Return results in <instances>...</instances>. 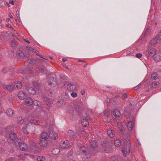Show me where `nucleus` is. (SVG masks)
<instances>
[{"label": "nucleus", "instance_id": "nucleus-1", "mask_svg": "<svg viewBox=\"0 0 161 161\" xmlns=\"http://www.w3.org/2000/svg\"><path fill=\"white\" fill-rule=\"evenodd\" d=\"M124 146L122 148V152L123 155L126 157L127 154H129L130 152L131 145L130 140L128 139H125L123 140Z\"/></svg>", "mask_w": 161, "mask_h": 161}, {"label": "nucleus", "instance_id": "nucleus-2", "mask_svg": "<svg viewBox=\"0 0 161 161\" xmlns=\"http://www.w3.org/2000/svg\"><path fill=\"white\" fill-rule=\"evenodd\" d=\"M133 102L132 103H129L125 107L124 110L125 113V115H129V117H132L131 115V112L132 111Z\"/></svg>", "mask_w": 161, "mask_h": 161}, {"label": "nucleus", "instance_id": "nucleus-3", "mask_svg": "<svg viewBox=\"0 0 161 161\" xmlns=\"http://www.w3.org/2000/svg\"><path fill=\"white\" fill-rule=\"evenodd\" d=\"M21 140L20 139L18 138L14 142V143L16 145H19V148L21 150L25 151L27 148V146L24 142H22L21 143Z\"/></svg>", "mask_w": 161, "mask_h": 161}, {"label": "nucleus", "instance_id": "nucleus-4", "mask_svg": "<svg viewBox=\"0 0 161 161\" xmlns=\"http://www.w3.org/2000/svg\"><path fill=\"white\" fill-rule=\"evenodd\" d=\"M108 143L103 144L102 145V151L107 153H110L112 151V147Z\"/></svg>", "mask_w": 161, "mask_h": 161}, {"label": "nucleus", "instance_id": "nucleus-5", "mask_svg": "<svg viewBox=\"0 0 161 161\" xmlns=\"http://www.w3.org/2000/svg\"><path fill=\"white\" fill-rule=\"evenodd\" d=\"M47 82L48 85L51 87H53L57 85V80L53 77H50Z\"/></svg>", "mask_w": 161, "mask_h": 161}, {"label": "nucleus", "instance_id": "nucleus-6", "mask_svg": "<svg viewBox=\"0 0 161 161\" xmlns=\"http://www.w3.org/2000/svg\"><path fill=\"white\" fill-rule=\"evenodd\" d=\"M130 119L132 121H129L127 123V126L129 130H131L134 126V121H135V117L132 116V117H130Z\"/></svg>", "mask_w": 161, "mask_h": 161}, {"label": "nucleus", "instance_id": "nucleus-7", "mask_svg": "<svg viewBox=\"0 0 161 161\" xmlns=\"http://www.w3.org/2000/svg\"><path fill=\"white\" fill-rule=\"evenodd\" d=\"M48 137L49 139L52 140H56L58 138L57 133L53 130L49 132Z\"/></svg>", "mask_w": 161, "mask_h": 161}, {"label": "nucleus", "instance_id": "nucleus-8", "mask_svg": "<svg viewBox=\"0 0 161 161\" xmlns=\"http://www.w3.org/2000/svg\"><path fill=\"white\" fill-rule=\"evenodd\" d=\"M69 142L67 140L62 141L60 143V147L62 149H65L69 147Z\"/></svg>", "mask_w": 161, "mask_h": 161}, {"label": "nucleus", "instance_id": "nucleus-9", "mask_svg": "<svg viewBox=\"0 0 161 161\" xmlns=\"http://www.w3.org/2000/svg\"><path fill=\"white\" fill-rule=\"evenodd\" d=\"M2 87L9 92H11L14 89V87L12 84L3 85Z\"/></svg>", "mask_w": 161, "mask_h": 161}, {"label": "nucleus", "instance_id": "nucleus-10", "mask_svg": "<svg viewBox=\"0 0 161 161\" xmlns=\"http://www.w3.org/2000/svg\"><path fill=\"white\" fill-rule=\"evenodd\" d=\"M68 135L69 137L71 138L72 140L74 141L76 138L74 132L72 130H69L68 131Z\"/></svg>", "mask_w": 161, "mask_h": 161}, {"label": "nucleus", "instance_id": "nucleus-11", "mask_svg": "<svg viewBox=\"0 0 161 161\" xmlns=\"http://www.w3.org/2000/svg\"><path fill=\"white\" fill-rule=\"evenodd\" d=\"M67 89L69 91H75L76 90V86L73 83H69L67 85Z\"/></svg>", "mask_w": 161, "mask_h": 161}, {"label": "nucleus", "instance_id": "nucleus-12", "mask_svg": "<svg viewBox=\"0 0 161 161\" xmlns=\"http://www.w3.org/2000/svg\"><path fill=\"white\" fill-rule=\"evenodd\" d=\"M113 114L115 117L117 118L119 117L120 115V111L118 109L114 108L112 109Z\"/></svg>", "mask_w": 161, "mask_h": 161}, {"label": "nucleus", "instance_id": "nucleus-13", "mask_svg": "<svg viewBox=\"0 0 161 161\" xmlns=\"http://www.w3.org/2000/svg\"><path fill=\"white\" fill-rule=\"evenodd\" d=\"M18 95L19 99L21 100H24L27 97L26 93L23 92H19L18 93Z\"/></svg>", "mask_w": 161, "mask_h": 161}, {"label": "nucleus", "instance_id": "nucleus-14", "mask_svg": "<svg viewBox=\"0 0 161 161\" xmlns=\"http://www.w3.org/2000/svg\"><path fill=\"white\" fill-rule=\"evenodd\" d=\"M62 94V98L64 101H67L69 100V96L67 93L64 92Z\"/></svg>", "mask_w": 161, "mask_h": 161}, {"label": "nucleus", "instance_id": "nucleus-15", "mask_svg": "<svg viewBox=\"0 0 161 161\" xmlns=\"http://www.w3.org/2000/svg\"><path fill=\"white\" fill-rule=\"evenodd\" d=\"M16 135L15 133H12L9 134V138L10 140L14 141V142L16 140L17 138H16Z\"/></svg>", "mask_w": 161, "mask_h": 161}, {"label": "nucleus", "instance_id": "nucleus-16", "mask_svg": "<svg viewBox=\"0 0 161 161\" xmlns=\"http://www.w3.org/2000/svg\"><path fill=\"white\" fill-rule=\"evenodd\" d=\"M40 145L43 147H45L47 144V140L46 139H41L39 143Z\"/></svg>", "mask_w": 161, "mask_h": 161}, {"label": "nucleus", "instance_id": "nucleus-17", "mask_svg": "<svg viewBox=\"0 0 161 161\" xmlns=\"http://www.w3.org/2000/svg\"><path fill=\"white\" fill-rule=\"evenodd\" d=\"M16 55L18 57H19L21 59L25 57L24 53L20 50L17 51Z\"/></svg>", "mask_w": 161, "mask_h": 161}, {"label": "nucleus", "instance_id": "nucleus-18", "mask_svg": "<svg viewBox=\"0 0 161 161\" xmlns=\"http://www.w3.org/2000/svg\"><path fill=\"white\" fill-rule=\"evenodd\" d=\"M14 88H16L18 89H20L22 87V84L20 81H18L15 83L13 86Z\"/></svg>", "mask_w": 161, "mask_h": 161}, {"label": "nucleus", "instance_id": "nucleus-19", "mask_svg": "<svg viewBox=\"0 0 161 161\" xmlns=\"http://www.w3.org/2000/svg\"><path fill=\"white\" fill-rule=\"evenodd\" d=\"M25 102L28 106L32 105L33 103V100L31 98L28 97L25 100Z\"/></svg>", "mask_w": 161, "mask_h": 161}, {"label": "nucleus", "instance_id": "nucleus-20", "mask_svg": "<svg viewBox=\"0 0 161 161\" xmlns=\"http://www.w3.org/2000/svg\"><path fill=\"white\" fill-rule=\"evenodd\" d=\"M28 92L32 95L35 94L36 92V89L33 87H31L28 88Z\"/></svg>", "mask_w": 161, "mask_h": 161}, {"label": "nucleus", "instance_id": "nucleus-21", "mask_svg": "<svg viewBox=\"0 0 161 161\" xmlns=\"http://www.w3.org/2000/svg\"><path fill=\"white\" fill-rule=\"evenodd\" d=\"M6 113L9 117H12L14 115V111L11 108H8L6 110Z\"/></svg>", "mask_w": 161, "mask_h": 161}, {"label": "nucleus", "instance_id": "nucleus-22", "mask_svg": "<svg viewBox=\"0 0 161 161\" xmlns=\"http://www.w3.org/2000/svg\"><path fill=\"white\" fill-rule=\"evenodd\" d=\"M79 149V152L80 153H86L87 152V149L85 147L81 146Z\"/></svg>", "mask_w": 161, "mask_h": 161}, {"label": "nucleus", "instance_id": "nucleus-23", "mask_svg": "<svg viewBox=\"0 0 161 161\" xmlns=\"http://www.w3.org/2000/svg\"><path fill=\"white\" fill-rule=\"evenodd\" d=\"M156 53V52L155 49H151L148 51L149 55L151 56H153L155 55Z\"/></svg>", "mask_w": 161, "mask_h": 161}, {"label": "nucleus", "instance_id": "nucleus-24", "mask_svg": "<svg viewBox=\"0 0 161 161\" xmlns=\"http://www.w3.org/2000/svg\"><path fill=\"white\" fill-rule=\"evenodd\" d=\"M159 41H158V40L157 38H156V37L155 36L153 39L151 40L150 42V43L151 45L154 46Z\"/></svg>", "mask_w": 161, "mask_h": 161}, {"label": "nucleus", "instance_id": "nucleus-25", "mask_svg": "<svg viewBox=\"0 0 161 161\" xmlns=\"http://www.w3.org/2000/svg\"><path fill=\"white\" fill-rule=\"evenodd\" d=\"M114 144L116 147H119L121 145V142L119 139H117L114 141Z\"/></svg>", "mask_w": 161, "mask_h": 161}, {"label": "nucleus", "instance_id": "nucleus-26", "mask_svg": "<svg viewBox=\"0 0 161 161\" xmlns=\"http://www.w3.org/2000/svg\"><path fill=\"white\" fill-rule=\"evenodd\" d=\"M33 103L35 105L39 107H42V104L41 102L36 100L34 101Z\"/></svg>", "mask_w": 161, "mask_h": 161}, {"label": "nucleus", "instance_id": "nucleus-27", "mask_svg": "<svg viewBox=\"0 0 161 161\" xmlns=\"http://www.w3.org/2000/svg\"><path fill=\"white\" fill-rule=\"evenodd\" d=\"M82 125L84 127H86L89 124V122L86 119H83L81 122Z\"/></svg>", "mask_w": 161, "mask_h": 161}, {"label": "nucleus", "instance_id": "nucleus-28", "mask_svg": "<svg viewBox=\"0 0 161 161\" xmlns=\"http://www.w3.org/2000/svg\"><path fill=\"white\" fill-rule=\"evenodd\" d=\"M48 135L47 133V132H44L42 133L41 135V139H46L47 140V139H48Z\"/></svg>", "mask_w": 161, "mask_h": 161}, {"label": "nucleus", "instance_id": "nucleus-29", "mask_svg": "<svg viewBox=\"0 0 161 161\" xmlns=\"http://www.w3.org/2000/svg\"><path fill=\"white\" fill-rule=\"evenodd\" d=\"M30 123L34 125H39L40 124V122L38 120L32 119L30 120Z\"/></svg>", "mask_w": 161, "mask_h": 161}, {"label": "nucleus", "instance_id": "nucleus-30", "mask_svg": "<svg viewBox=\"0 0 161 161\" xmlns=\"http://www.w3.org/2000/svg\"><path fill=\"white\" fill-rule=\"evenodd\" d=\"M90 145L92 147H95L97 145V142L95 140L92 141L90 142Z\"/></svg>", "mask_w": 161, "mask_h": 161}, {"label": "nucleus", "instance_id": "nucleus-31", "mask_svg": "<svg viewBox=\"0 0 161 161\" xmlns=\"http://www.w3.org/2000/svg\"><path fill=\"white\" fill-rule=\"evenodd\" d=\"M107 133L109 136L111 137H113L114 136V135L113 131L112 130H107Z\"/></svg>", "mask_w": 161, "mask_h": 161}, {"label": "nucleus", "instance_id": "nucleus-32", "mask_svg": "<svg viewBox=\"0 0 161 161\" xmlns=\"http://www.w3.org/2000/svg\"><path fill=\"white\" fill-rule=\"evenodd\" d=\"M33 86L35 89H36V90H37L38 91H39V85L38 83L37 82H35L34 81L33 82Z\"/></svg>", "mask_w": 161, "mask_h": 161}, {"label": "nucleus", "instance_id": "nucleus-33", "mask_svg": "<svg viewBox=\"0 0 161 161\" xmlns=\"http://www.w3.org/2000/svg\"><path fill=\"white\" fill-rule=\"evenodd\" d=\"M53 154L54 155L58 154L60 152V150L58 148H56L53 150L52 151Z\"/></svg>", "mask_w": 161, "mask_h": 161}, {"label": "nucleus", "instance_id": "nucleus-34", "mask_svg": "<svg viewBox=\"0 0 161 161\" xmlns=\"http://www.w3.org/2000/svg\"><path fill=\"white\" fill-rule=\"evenodd\" d=\"M151 78L153 80H156L158 78V74L156 72L153 73L151 75Z\"/></svg>", "mask_w": 161, "mask_h": 161}, {"label": "nucleus", "instance_id": "nucleus-35", "mask_svg": "<svg viewBox=\"0 0 161 161\" xmlns=\"http://www.w3.org/2000/svg\"><path fill=\"white\" fill-rule=\"evenodd\" d=\"M154 61L156 62H157L161 60V54L158 55V56L155 57L154 58Z\"/></svg>", "mask_w": 161, "mask_h": 161}, {"label": "nucleus", "instance_id": "nucleus-36", "mask_svg": "<svg viewBox=\"0 0 161 161\" xmlns=\"http://www.w3.org/2000/svg\"><path fill=\"white\" fill-rule=\"evenodd\" d=\"M110 111V110L109 109H105L104 111V116L106 117H108L109 114V112Z\"/></svg>", "mask_w": 161, "mask_h": 161}, {"label": "nucleus", "instance_id": "nucleus-37", "mask_svg": "<svg viewBox=\"0 0 161 161\" xmlns=\"http://www.w3.org/2000/svg\"><path fill=\"white\" fill-rule=\"evenodd\" d=\"M18 44V43L15 40H13L11 42V46L12 47H15Z\"/></svg>", "mask_w": 161, "mask_h": 161}, {"label": "nucleus", "instance_id": "nucleus-38", "mask_svg": "<svg viewBox=\"0 0 161 161\" xmlns=\"http://www.w3.org/2000/svg\"><path fill=\"white\" fill-rule=\"evenodd\" d=\"M67 110L69 113H72L74 111V108L72 106H70L67 108Z\"/></svg>", "mask_w": 161, "mask_h": 161}, {"label": "nucleus", "instance_id": "nucleus-39", "mask_svg": "<svg viewBox=\"0 0 161 161\" xmlns=\"http://www.w3.org/2000/svg\"><path fill=\"white\" fill-rule=\"evenodd\" d=\"M76 110L79 115H80L81 114L82 110V108L81 107L79 106L76 107Z\"/></svg>", "mask_w": 161, "mask_h": 161}, {"label": "nucleus", "instance_id": "nucleus-40", "mask_svg": "<svg viewBox=\"0 0 161 161\" xmlns=\"http://www.w3.org/2000/svg\"><path fill=\"white\" fill-rule=\"evenodd\" d=\"M155 37L156 38H157L159 42L161 40V31Z\"/></svg>", "mask_w": 161, "mask_h": 161}, {"label": "nucleus", "instance_id": "nucleus-41", "mask_svg": "<svg viewBox=\"0 0 161 161\" xmlns=\"http://www.w3.org/2000/svg\"><path fill=\"white\" fill-rule=\"evenodd\" d=\"M111 161H119L118 158L115 156H112L110 158Z\"/></svg>", "mask_w": 161, "mask_h": 161}, {"label": "nucleus", "instance_id": "nucleus-42", "mask_svg": "<svg viewBox=\"0 0 161 161\" xmlns=\"http://www.w3.org/2000/svg\"><path fill=\"white\" fill-rule=\"evenodd\" d=\"M44 100L45 101L46 104H48L50 103V102H51L50 99L49 98H48L47 97H45L44 98Z\"/></svg>", "mask_w": 161, "mask_h": 161}, {"label": "nucleus", "instance_id": "nucleus-43", "mask_svg": "<svg viewBox=\"0 0 161 161\" xmlns=\"http://www.w3.org/2000/svg\"><path fill=\"white\" fill-rule=\"evenodd\" d=\"M157 83L155 82H153L151 85V87L152 88H156L157 85Z\"/></svg>", "mask_w": 161, "mask_h": 161}, {"label": "nucleus", "instance_id": "nucleus-44", "mask_svg": "<svg viewBox=\"0 0 161 161\" xmlns=\"http://www.w3.org/2000/svg\"><path fill=\"white\" fill-rule=\"evenodd\" d=\"M46 68L44 67H42L39 68V70L40 72H43L46 69Z\"/></svg>", "mask_w": 161, "mask_h": 161}, {"label": "nucleus", "instance_id": "nucleus-45", "mask_svg": "<svg viewBox=\"0 0 161 161\" xmlns=\"http://www.w3.org/2000/svg\"><path fill=\"white\" fill-rule=\"evenodd\" d=\"M45 159L43 157L38 156L37 158V159L38 161H43Z\"/></svg>", "mask_w": 161, "mask_h": 161}, {"label": "nucleus", "instance_id": "nucleus-46", "mask_svg": "<svg viewBox=\"0 0 161 161\" xmlns=\"http://www.w3.org/2000/svg\"><path fill=\"white\" fill-rule=\"evenodd\" d=\"M31 59H28L25 62V64L27 65L31 63Z\"/></svg>", "mask_w": 161, "mask_h": 161}, {"label": "nucleus", "instance_id": "nucleus-47", "mask_svg": "<svg viewBox=\"0 0 161 161\" xmlns=\"http://www.w3.org/2000/svg\"><path fill=\"white\" fill-rule=\"evenodd\" d=\"M19 119H20V120L18 122V124L19 125H21L22 124H23L24 122V119H22L21 118L20 119V118L19 117Z\"/></svg>", "mask_w": 161, "mask_h": 161}, {"label": "nucleus", "instance_id": "nucleus-48", "mask_svg": "<svg viewBox=\"0 0 161 161\" xmlns=\"http://www.w3.org/2000/svg\"><path fill=\"white\" fill-rule=\"evenodd\" d=\"M71 96L73 97H75L77 96V93L75 92H72L71 94Z\"/></svg>", "mask_w": 161, "mask_h": 161}, {"label": "nucleus", "instance_id": "nucleus-49", "mask_svg": "<svg viewBox=\"0 0 161 161\" xmlns=\"http://www.w3.org/2000/svg\"><path fill=\"white\" fill-rule=\"evenodd\" d=\"M128 97V95L126 93H125L121 97V98L123 99H126V98H127V97Z\"/></svg>", "mask_w": 161, "mask_h": 161}, {"label": "nucleus", "instance_id": "nucleus-50", "mask_svg": "<svg viewBox=\"0 0 161 161\" xmlns=\"http://www.w3.org/2000/svg\"><path fill=\"white\" fill-rule=\"evenodd\" d=\"M119 129L120 130V131L121 133L123 135L125 133V131L122 127L120 126V127H119Z\"/></svg>", "mask_w": 161, "mask_h": 161}, {"label": "nucleus", "instance_id": "nucleus-51", "mask_svg": "<svg viewBox=\"0 0 161 161\" xmlns=\"http://www.w3.org/2000/svg\"><path fill=\"white\" fill-rule=\"evenodd\" d=\"M85 118H86L85 119H86L87 120H88V119H91V118H90V117L89 116V114H86L85 115Z\"/></svg>", "mask_w": 161, "mask_h": 161}, {"label": "nucleus", "instance_id": "nucleus-52", "mask_svg": "<svg viewBox=\"0 0 161 161\" xmlns=\"http://www.w3.org/2000/svg\"><path fill=\"white\" fill-rule=\"evenodd\" d=\"M33 52L35 53H36V55H37L38 56H39L40 57H42V56L41 55L38 54L39 52L36 49H35Z\"/></svg>", "mask_w": 161, "mask_h": 161}, {"label": "nucleus", "instance_id": "nucleus-53", "mask_svg": "<svg viewBox=\"0 0 161 161\" xmlns=\"http://www.w3.org/2000/svg\"><path fill=\"white\" fill-rule=\"evenodd\" d=\"M22 130H23V131L26 134H28L29 133V132L28 131L26 130V129H25V127H23L22 128Z\"/></svg>", "mask_w": 161, "mask_h": 161}, {"label": "nucleus", "instance_id": "nucleus-54", "mask_svg": "<svg viewBox=\"0 0 161 161\" xmlns=\"http://www.w3.org/2000/svg\"><path fill=\"white\" fill-rule=\"evenodd\" d=\"M136 56L137 58H140L142 57V54L140 53H138L136 55Z\"/></svg>", "mask_w": 161, "mask_h": 161}, {"label": "nucleus", "instance_id": "nucleus-55", "mask_svg": "<svg viewBox=\"0 0 161 161\" xmlns=\"http://www.w3.org/2000/svg\"><path fill=\"white\" fill-rule=\"evenodd\" d=\"M60 78H61V79H62L63 80H65V79L66 78V77L65 76V75H64L63 74H61L60 75Z\"/></svg>", "mask_w": 161, "mask_h": 161}, {"label": "nucleus", "instance_id": "nucleus-56", "mask_svg": "<svg viewBox=\"0 0 161 161\" xmlns=\"http://www.w3.org/2000/svg\"><path fill=\"white\" fill-rule=\"evenodd\" d=\"M27 47V48L28 50H29V51H32L33 52H34V50L35 49H34L32 47Z\"/></svg>", "mask_w": 161, "mask_h": 161}, {"label": "nucleus", "instance_id": "nucleus-57", "mask_svg": "<svg viewBox=\"0 0 161 161\" xmlns=\"http://www.w3.org/2000/svg\"><path fill=\"white\" fill-rule=\"evenodd\" d=\"M45 72L46 73V74L47 75H50V72L49 71H48V70H47L46 68V69L45 70Z\"/></svg>", "mask_w": 161, "mask_h": 161}, {"label": "nucleus", "instance_id": "nucleus-58", "mask_svg": "<svg viewBox=\"0 0 161 161\" xmlns=\"http://www.w3.org/2000/svg\"><path fill=\"white\" fill-rule=\"evenodd\" d=\"M140 86H141V85L140 84H139L137 86H135V87H134V89L135 90H136L139 89L140 87Z\"/></svg>", "mask_w": 161, "mask_h": 161}, {"label": "nucleus", "instance_id": "nucleus-59", "mask_svg": "<svg viewBox=\"0 0 161 161\" xmlns=\"http://www.w3.org/2000/svg\"><path fill=\"white\" fill-rule=\"evenodd\" d=\"M85 91L84 89H82L81 91V94L83 95L85 94Z\"/></svg>", "mask_w": 161, "mask_h": 161}, {"label": "nucleus", "instance_id": "nucleus-60", "mask_svg": "<svg viewBox=\"0 0 161 161\" xmlns=\"http://www.w3.org/2000/svg\"><path fill=\"white\" fill-rule=\"evenodd\" d=\"M90 156L87 154H85V156H84V158H86L87 159H88V158H90Z\"/></svg>", "mask_w": 161, "mask_h": 161}, {"label": "nucleus", "instance_id": "nucleus-61", "mask_svg": "<svg viewBox=\"0 0 161 161\" xmlns=\"http://www.w3.org/2000/svg\"><path fill=\"white\" fill-rule=\"evenodd\" d=\"M36 60L35 59H31V63L32 64H35L36 62Z\"/></svg>", "mask_w": 161, "mask_h": 161}, {"label": "nucleus", "instance_id": "nucleus-62", "mask_svg": "<svg viewBox=\"0 0 161 161\" xmlns=\"http://www.w3.org/2000/svg\"><path fill=\"white\" fill-rule=\"evenodd\" d=\"M2 72H4V73H6L7 72V70L6 69V68H3V69H2Z\"/></svg>", "mask_w": 161, "mask_h": 161}, {"label": "nucleus", "instance_id": "nucleus-63", "mask_svg": "<svg viewBox=\"0 0 161 161\" xmlns=\"http://www.w3.org/2000/svg\"><path fill=\"white\" fill-rule=\"evenodd\" d=\"M14 1L13 0H12L11 1H10L9 2V4H11L12 5H14Z\"/></svg>", "mask_w": 161, "mask_h": 161}, {"label": "nucleus", "instance_id": "nucleus-64", "mask_svg": "<svg viewBox=\"0 0 161 161\" xmlns=\"http://www.w3.org/2000/svg\"><path fill=\"white\" fill-rule=\"evenodd\" d=\"M62 60L63 62H65L67 60V59H66V58H63L62 59Z\"/></svg>", "mask_w": 161, "mask_h": 161}]
</instances>
